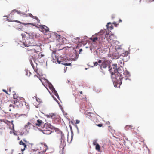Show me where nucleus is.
<instances>
[{
  "instance_id": "1",
  "label": "nucleus",
  "mask_w": 154,
  "mask_h": 154,
  "mask_svg": "<svg viewBox=\"0 0 154 154\" xmlns=\"http://www.w3.org/2000/svg\"><path fill=\"white\" fill-rule=\"evenodd\" d=\"M113 71L115 73V77L113 79V81H114L113 84L114 86L117 87V85H119V86L121 85L122 84V80L124 77H122L121 74V70L120 69L117 68V65L114 64L113 65Z\"/></svg>"
},
{
  "instance_id": "2",
  "label": "nucleus",
  "mask_w": 154,
  "mask_h": 154,
  "mask_svg": "<svg viewBox=\"0 0 154 154\" xmlns=\"http://www.w3.org/2000/svg\"><path fill=\"white\" fill-rule=\"evenodd\" d=\"M23 39V43L25 47L35 46V41L32 37H28L24 34H21Z\"/></svg>"
},
{
  "instance_id": "3",
  "label": "nucleus",
  "mask_w": 154,
  "mask_h": 154,
  "mask_svg": "<svg viewBox=\"0 0 154 154\" xmlns=\"http://www.w3.org/2000/svg\"><path fill=\"white\" fill-rule=\"evenodd\" d=\"M56 51H53L52 52V54H51V57H52V61L53 63H56L57 61L59 64H61L64 65L65 66H71V63H61L62 61L61 60H59V58L56 55ZM60 60H61V59Z\"/></svg>"
},
{
  "instance_id": "4",
  "label": "nucleus",
  "mask_w": 154,
  "mask_h": 154,
  "mask_svg": "<svg viewBox=\"0 0 154 154\" xmlns=\"http://www.w3.org/2000/svg\"><path fill=\"white\" fill-rule=\"evenodd\" d=\"M129 53L128 51H125L124 53H122V54H119L118 53L115 56V58L117 59L120 58L121 59L124 61L127 62L129 59V56L128 55Z\"/></svg>"
},
{
  "instance_id": "5",
  "label": "nucleus",
  "mask_w": 154,
  "mask_h": 154,
  "mask_svg": "<svg viewBox=\"0 0 154 154\" xmlns=\"http://www.w3.org/2000/svg\"><path fill=\"white\" fill-rule=\"evenodd\" d=\"M44 80L45 81L46 83L48 84V85L49 88L52 91L53 93L56 96L57 98L59 99L60 100L59 97L58 95V94L57 91L55 89V88L52 84L50 82L46 79L44 78Z\"/></svg>"
},
{
  "instance_id": "6",
  "label": "nucleus",
  "mask_w": 154,
  "mask_h": 154,
  "mask_svg": "<svg viewBox=\"0 0 154 154\" xmlns=\"http://www.w3.org/2000/svg\"><path fill=\"white\" fill-rule=\"evenodd\" d=\"M105 29L103 30H101L100 32L97 33L99 40L103 41L104 39H105L106 37H108V36L109 35V33L107 32V31H106L105 34Z\"/></svg>"
},
{
  "instance_id": "7",
  "label": "nucleus",
  "mask_w": 154,
  "mask_h": 154,
  "mask_svg": "<svg viewBox=\"0 0 154 154\" xmlns=\"http://www.w3.org/2000/svg\"><path fill=\"white\" fill-rule=\"evenodd\" d=\"M43 128L45 129L50 128L51 130H54L55 132H58V133L59 134H60V132H62L61 131H60L59 129L54 127L51 125V124L48 123H45L44 125Z\"/></svg>"
},
{
  "instance_id": "8",
  "label": "nucleus",
  "mask_w": 154,
  "mask_h": 154,
  "mask_svg": "<svg viewBox=\"0 0 154 154\" xmlns=\"http://www.w3.org/2000/svg\"><path fill=\"white\" fill-rule=\"evenodd\" d=\"M109 65V61L107 60H103L102 63L100 66V68L102 70V68L105 69L107 66L108 67Z\"/></svg>"
},
{
  "instance_id": "9",
  "label": "nucleus",
  "mask_w": 154,
  "mask_h": 154,
  "mask_svg": "<svg viewBox=\"0 0 154 154\" xmlns=\"http://www.w3.org/2000/svg\"><path fill=\"white\" fill-rule=\"evenodd\" d=\"M123 75L125 76L124 79L125 80H129L130 81L131 80V79H129L128 77L131 76L130 72L129 71H128L127 70H126L123 73Z\"/></svg>"
},
{
  "instance_id": "10",
  "label": "nucleus",
  "mask_w": 154,
  "mask_h": 154,
  "mask_svg": "<svg viewBox=\"0 0 154 154\" xmlns=\"http://www.w3.org/2000/svg\"><path fill=\"white\" fill-rule=\"evenodd\" d=\"M75 53L72 55V56L74 57H71L70 59L71 61H76L79 57V54L76 53V50H75Z\"/></svg>"
},
{
  "instance_id": "11",
  "label": "nucleus",
  "mask_w": 154,
  "mask_h": 154,
  "mask_svg": "<svg viewBox=\"0 0 154 154\" xmlns=\"http://www.w3.org/2000/svg\"><path fill=\"white\" fill-rule=\"evenodd\" d=\"M45 116L47 118H51L53 119H55L56 117L55 114L53 113H51L48 114H46Z\"/></svg>"
},
{
  "instance_id": "12",
  "label": "nucleus",
  "mask_w": 154,
  "mask_h": 154,
  "mask_svg": "<svg viewBox=\"0 0 154 154\" xmlns=\"http://www.w3.org/2000/svg\"><path fill=\"white\" fill-rule=\"evenodd\" d=\"M14 11H15L16 12H17V14L20 16H23L24 15H26V14L24 12H22L20 11H19L18 10H16V9H14L12 10L11 11V14H12V13Z\"/></svg>"
},
{
  "instance_id": "13",
  "label": "nucleus",
  "mask_w": 154,
  "mask_h": 154,
  "mask_svg": "<svg viewBox=\"0 0 154 154\" xmlns=\"http://www.w3.org/2000/svg\"><path fill=\"white\" fill-rule=\"evenodd\" d=\"M40 27L41 29H44V30H45L46 32L49 31V28L45 25H41L40 26Z\"/></svg>"
},
{
  "instance_id": "14",
  "label": "nucleus",
  "mask_w": 154,
  "mask_h": 154,
  "mask_svg": "<svg viewBox=\"0 0 154 154\" xmlns=\"http://www.w3.org/2000/svg\"><path fill=\"white\" fill-rule=\"evenodd\" d=\"M29 35V37H32L33 38V37H36L37 35V34L34 32H30L29 33H28Z\"/></svg>"
},
{
  "instance_id": "15",
  "label": "nucleus",
  "mask_w": 154,
  "mask_h": 154,
  "mask_svg": "<svg viewBox=\"0 0 154 154\" xmlns=\"http://www.w3.org/2000/svg\"><path fill=\"white\" fill-rule=\"evenodd\" d=\"M125 129L126 130H131L132 129H134V128H133V126L131 125H126L125 127Z\"/></svg>"
},
{
  "instance_id": "16",
  "label": "nucleus",
  "mask_w": 154,
  "mask_h": 154,
  "mask_svg": "<svg viewBox=\"0 0 154 154\" xmlns=\"http://www.w3.org/2000/svg\"><path fill=\"white\" fill-rule=\"evenodd\" d=\"M61 136V143H62V142H64V135L63 133L62 132H60V134Z\"/></svg>"
},
{
  "instance_id": "17",
  "label": "nucleus",
  "mask_w": 154,
  "mask_h": 154,
  "mask_svg": "<svg viewBox=\"0 0 154 154\" xmlns=\"http://www.w3.org/2000/svg\"><path fill=\"white\" fill-rule=\"evenodd\" d=\"M14 21L15 22H17V23H20L24 25H33V26H35V25H34L33 23H22V22H20V21H18L17 20H14Z\"/></svg>"
},
{
  "instance_id": "18",
  "label": "nucleus",
  "mask_w": 154,
  "mask_h": 154,
  "mask_svg": "<svg viewBox=\"0 0 154 154\" xmlns=\"http://www.w3.org/2000/svg\"><path fill=\"white\" fill-rule=\"evenodd\" d=\"M108 68H109V71L111 74L112 77V75H115L114 72L113 71V70L112 68H110V66L109 65L108 66Z\"/></svg>"
},
{
  "instance_id": "19",
  "label": "nucleus",
  "mask_w": 154,
  "mask_h": 154,
  "mask_svg": "<svg viewBox=\"0 0 154 154\" xmlns=\"http://www.w3.org/2000/svg\"><path fill=\"white\" fill-rule=\"evenodd\" d=\"M42 123V121L41 120L38 119L37 120V123H36L35 125L38 126H39Z\"/></svg>"
},
{
  "instance_id": "20",
  "label": "nucleus",
  "mask_w": 154,
  "mask_h": 154,
  "mask_svg": "<svg viewBox=\"0 0 154 154\" xmlns=\"http://www.w3.org/2000/svg\"><path fill=\"white\" fill-rule=\"evenodd\" d=\"M19 144L20 145H23L24 147L25 148L27 146H26V144L25 143H23L22 140H21L19 142Z\"/></svg>"
},
{
  "instance_id": "21",
  "label": "nucleus",
  "mask_w": 154,
  "mask_h": 154,
  "mask_svg": "<svg viewBox=\"0 0 154 154\" xmlns=\"http://www.w3.org/2000/svg\"><path fill=\"white\" fill-rule=\"evenodd\" d=\"M69 127H70V131H71V141H72V138H73V132L72 131V127L71 125H69Z\"/></svg>"
},
{
  "instance_id": "22",
  "label": "nucleus",
  "mask_w": 154,
  "mask_h": 154,
  "mask_svg": "<svg viewBox=\"0 0 154 154\" xmlns=\"http://www.w3.org/2000/svg\"><path fill=\"white\" fill-rule=\"evenodd\" d=\"M109 38L110 40H111L115 38L116 37L114 34H111V35L109 36Z\"/></svg>"
},
{
  "instance_id": "23",
  "label": "nucleus",
  "mask_w": 154,
  "mask_h": 154,
  "mask_svg": "<svg viewBox=\"0 0 154 154\" xmlns=\"http://www.w3.org/2000/svg\"><path fill=\"white\" fill-rule=\"evenodd\" d=\"M95 146V149L96 150L99 151L100 150V146L98 144H97Z\"/></svg>"
},
{
  "instance_id": "24",
  "label": "nucleus",
  "mask_w": 154,
  "mask_h": 154,
  "mask_svg": "<svg viewBox=\"0 0 154 154\" xmlns=\"http://www.w3.org/2000/svg\"><path fill=\"white\" fill-rule=\"evenodd\" d=\"M58 104H59V106L61 109V110H62V112H63V115H64V110L63 109V108L60 105V103H58Z\"/></svg>"
},
{
  "instance_id": "25",
  "label": "nucleus",
  "mask_w": 154,
  "mask_h": 154,
  "mask_svg": "<svg viewBox=\"0 0 154 154\" xmlns=\"http://www.w3.org/2000/svg\"><path fill=\"white\" fill-rule=\"evenodd\" d=\"M91 112H88L86 114V116L87 117H88V118H89V117H91Z\"/></svg>"
},
{
  "instance_id": "26",
  "label": "nucleus",
  "mask_w": 154,
  "mask_h": 154,
  "mask_svg": "<svg viewBox=\"0 0 154 154\" xmlns=\"http://www.w3.org/2000/svg\"><path fill=\"white\" fill-rule=\"evenodd\" d=\"M103 61V60H98L97 62L99 64L98 65L99 66L100 65L101 63H102Z\"/></svg>"
},
{
  "instance_id": "27",
  "label": "nucleus",
  "mask_w": 154,
  "mask_h": 154,
  "mask_svg": "<svg viewBox=\"0 0 154 154\" xmlns=\"http://www.w3.org/2000/svg\"><path fill=\"white\" fill-rule=\"evenodd\" d=\"M98 38V37L97 36V37H96L93 38H92V41L93 42H96Z\"/></svg>"
},
{
  "instance_id": "28",
  "label": "nucleus",
  "mask_w": 154,
  "mask_h": 154,
  "mask_svg": "<svg viewBox=\"0 0 154 154\" xmlns=\"http://www.w3.org/2000/svg\"><path fill=\"white\" fill-rule=\"evenodd\" d=\"M97 140L96 139L93 142V144L94 145H96L97 144H98L97 143Z\"/></svg>"
},
{
  "instance_id": "29",
  "label": "nucleus",
  "mask_w": 154,
  "mask_h": 154,
  "mask_svg": "<svg viewBox=\"0 0 154 154\" xmlns=\"http://www.w3.org/2000/svg\"><path fill=\"white\" fill-rule=\"evenodd\" d=\"M26 131L27 132V133H26V132H24L23 133H21L20 134V135L21 136H22L23 134H25V135L29 133V131L27 130H26Z\"/></svg>"
},
{
  "instance_id": "30",
  "label": "nucleus",
  "mask_w": 154,
  "mask_h": 154,
  "mask_svg": "<svg viewBox=\"0 0 154 154\" xmlns=\"http://www.w3.org/2000/svg\"><path fill=\"white\" fill-rule=\"evenodd\" d=\"M39 79L41 80V82H42V84H43V85L45 86V87L46 88V89L48 90V92H49V93L51 94V92H50V91H49V89H48V88L46 87L45 86V85H44V84L43 83L42 81L40 79Z\"/></svg>"
},
{
  "instance_id": "31",
  "label": "nucleus",
  "mask_w": 154,
  "mask_h": 154,
  "mask_svg": "<svg viewBox=\"0 0 154 154\" xmlns=\"http://www.w3.org/2000/svg\"><path fill=\"white\" fill-rule=\"evenodd\" d=\"M93 63L94 64V66H96L99 64L97 62H94Z\"/></svg>"
},
{
  "instance_id": "32",
  "label": "nucleus",
  "mask_w": 154,
  "mask_h": 154,
  "mask_svg": "<svg viewBox=\"0 0 154 154\" xmlns=\"http://www.w3.org/2000/svg\"><path fill=\"white\" fill-rule=\"evenodd\" d=\"M18 103L19 102V100H18L17 99H17H16L14 101V104H16V103Z\"/></svg>"
},
{
  "instance_id": "33",
  "label": "nucleus",
  "mask_w": 154,
  "mask_h": 154,
  "mask_svg": "<svg viewBox=\"0 0 154 154\" xmlns=\"http://www.w3.org/2000/svg\"><path fill=\"white\" fill-rule=\"evenodd\" d=\"M23 116L24 117H26L27 116V115L25 114H21L20 115V116Z\"/></svg>"
},
{
  "instance_id": "34",
  "label": "nucleus",
  "mask_w": 154,
  "mask_h": 154,
  "mask_svg": "<svg viewBox=\"0 0 154 154\" xmlns=\"http://www.w3.org/2000/svg\"><path fill=\"white\" fill-rule=\"evenodd\" d=\"M25 71L26 72V76L28 75V71L27 69H25Z\"/></svg>"
},
{
  "instance_id": "35",
  "label": "nucleus",
  "mask_w": 154,
  "mask_h": 154,
  "mask_svg": "<svg viewBox=\"0 0 154 154\" xmlns=\"http://www.w3.org/2000/svg\"><path fill=\"white\" fill-rule=\"evenodd\" d=\"M29 16L33 18V17H34V16L31 13L28 14Z\"/></svg>"
},
{
  "instance_id": "36",
  "label": "nucleus",
  "mask_w": 154,
  "mask_h": 154,
  "mask_svg": "<svg viewBox=\"0 0 154 154\" xmlns=\"http://www.w3.org/2000/svg\"><path fill=\"white\" fill-rule=\"evenodd\" d=\"M113 29V26L112 25H111L109 29H110V30H112Z\"/></svg>"
},
{
  "instance_id": "37",
  "label": "nucleus",
  "mask_w": 154,
  "mask_h": 154,
  "mask_svg": "<svg viewBox=\"0 0 154 154\" xmlns=\"http://www.w3.org/2000/svg\"><path fill=\"white\" fill-rule=\"evenodd\" d=\"M97 125L99 127H101L102 126V124H97Z\"/></svg>"
},
{
  "instance_id": "38",
  "label": "nucleus",
  "mask_w": 154,
  "mask_h": 154,
  "mask_svg": "<svg viewBox=\"0 0 154 154\" xmlns=\"http://www.w3.org/2000/svg\"><path fill=\"white\" fill-rule=\"evenodd\" d=\"M13 120H12L11 121V123L12 124V127L13 128H14V125L13 123Z\"/></svg>"
},
{
  "instance_id": "39",
  "label": "nucleus",
  "mask_w": 154,
  "mask_h": 154,
  "mask_svg": "<svg viewBox=\"0 0 154 154\" xmlns=\"http://www.w3.org/2000/svg\"><path fill=\"white\" fill-rule=\"evenodd\" d=\"M28 126H28L27 124L25 125H24V129H26L27 128H29Z\"/></svg>"
},
{
  "instance_id": "40",
  "label": "nucleus",
  "mask_w": 154,
  "mask_h": 154,
  "mask_svg": "<svg viewBox=\"0 0 154 154\" xmlns=\"http://www.w3.org/2000/svg\"><path fill=\"white\" fill-rule=\"evenodd\" d=\"M109 24L111 25V23L110 22L108 23H107V24L106 26V27L108 28V25H109Z\"/></svg>"
},
{
  "instance_id": "41",
  "label": "nucleus",
  "mask_w": 154,
  "mask_h": 154,
  "mask_svg": "<svg viewBox=\"0 0 154 154\" xmlns=\"http://www.w3.org/2000/svg\"><path fill=\"white\" fill-rule=\"evenodd\" d=\"M109 129L110 131L111 132V131H112V127L110 126H109Z\"/></svg>"
},
{
  "instance_id": "42",
  "label": "nucleus",
  "mask_w": 154,
  "mask_h": 154,
  "mask_svg": "<svg viewBox=\"0 0 154 154\" xmlns=\"http://www.w3.org/2000/svg\"><path fill=\"white\" fill-rule=\"evenodd\" d=\"M80 122V121L76 119V124H79Z\"/></svg>"
},
{
  "instance_id": "43",
  "label": "nucleus",
  "mask_w": 154,
  "mask_h": 154,
  "mask_svg": "<svg viewBox=\"0 0 154 154\" xmlns=\"http://www.w3.org/2000/svg\"><path fill=\"white\" fill-rule=\"evenodd\" d=\"M2 91H3L6 93L7 94H8L7 92V91L6 90L3 89L2 90Z\"/></svg>"
},
{
  "instance_id": "44",
  "label": "nucleus",
  "mask_w": 154,
  "mask_h": 154,
  "mask_svg": "<svg viewBox=\"0 0 154 154\" xmlns=\"http://www.w3.org/2000/svg\"><path fill=\"white\" fill-rule=\"evenodd\" d=\"M16 97V94L15 93L14 94V95H13L14 99H17V98L16 97Z\"/></svg>"
},
{
  "instance_id": "45",
  "label": "nucleus",
  "mask_w": 154,
  "mask_h": 154,
  "mask_svg": "<svg viewBox=\"0 0 154 154\" xmlns=\"http://www.w3.org/2000/svg\"><path fill=\"white\" fill-rule=\"evenodd\" d=\"M100 71L102 72L103 75L105 74V72L103 71V70L102 69V70H101V69L100 70Z\"/></svg>"
},
{
  "instance_id": "46",
  "label": "nucleus",
  "mask_w": 154,
  "mask_h": 154,
  "mask_svg": "<svg viewBox=\"0 0 154 154\" xmlns=\"http://www.w3.org/2000/svg\"><path fill=\"white\" fill-rule=\"evenodd\" d=\"M82 51V49H80L79 51V54H81V52Z\"/></svg>"
},
{
  "instance_id": "47",
  "label": "nucleus",
  "mask_w": 154,
  "mask_h": 154,
  "mask_svg": "<svg viewBox=\"0 0 154 154\" xmlns=\"http://www.w3.org/2000/svg\"><path fill=\"white\" fill-rule=\"evenodd\" d=\"M82 107L83 108H84L85 107V104H82Z\"/></svg>"
},
{
  "instance_id": "48",
  "label": "nucleus",
  "mask_w": 154,
  "mask_h": 154,
  "mask_svg": "<svg viewBox=\"0 0 154 154\" xmlns=\"http://www.w3.org/2000/svg\"><path fill=\"white\" fill-rule=\"evenodd\" d=\"M27 124L28 125V126H29L30 125H32V124L29 122H28Z\"/></svg>"
},
{
  "instance_id": "49",
  "label": "nucleus",
  "mask_w": 154,
  "mask_h": 154,
  "mask_svg": "<svg viewBox=\"0 0 154 154\" xmlns=\"http://www.w3.org/2000/svg\"><path fill=\"white\" fill-rule=\"evenodd\" d=\"M44 56V55L43 54H41L40 55V58H41L42 57H43Z\"/></svg>"
},
{
  "instance_id": "50",
  "label": "nucleus",
  "mask_w": 154,
  "mask_h": 154,
  "mask_svg": "<svg viewBox=\"0 0 154 154\" xmlns=\"http://www.w3.org/2000/svg\"><path fill=\"white\" fill-rule=\"evenodd\" d=\"M37 20V23H39L40 22V20L38 19H38H37L36 20Z\"/></svg>"
},
{
  "instance_id": "51",
  "label": "nucleus",
  "mask_w": 154,
  "mask_h": 154,
  "mask_svg": "<svg viewBox=\"0 0 154 154\" xmlns=\"http://www.w3.org/2000/svg\"><path fill=\"white\" fill-rule=\"evenodd\" d=\"M30 62L31 65L32 64H33L32 61L31 59H30Z\"/></svg>"
},
{
  "instance_id": "52",
  "label": "nucleus",
  "mask_w": 154,
  "mask_h": 154,
  "mask_svg": "<svg viewBox=\"0 0 154 154\" xmlns=\"http://www.w3.org/2000/svg\"><path fill=\"white\" fill-rule=\"evenodd\" d=\"M36 101H38H38L40 102L39 100H40V99L39 98H36Z\"/></svg>"
},
{
  "instance_id": "53",
  "label": "nucleus",
  "mask_w": 154,
  "mask_h": 154,
  "mask_svg": "<svg viewBox=\"0 0 154 154\" xmlns=\"http://www.w3.org/2000/svg\"><path fill=\"white\" fill-rule=\"evenodd\" d=\"M33 19L35 18V19L37 20L38 18L36 16H34V17H33Z\"/></svg>"
},
{
  "instance_id": "54",
  "label": "nucleus",
  "mask_w": 154,
  "mask_h": 154,
  "mask_svg": "<svg viewBox=\"0 0 154 154\" xmlns=\"http://www.w3.org/2000/svg\"><path fill=\"white\" fill-rule=\"evenodd\" d=\"M53 98H54V100H56V101L57 102V103H58V101H57V99L55 98H54V97H53Z\"/></svg>"
},
{
  "instance_id": "55",
  "label": "nucleus",
  "mask_w": 154,
  "mask_h": 154,
  "mask_svg": "<svg viewBox=\"0 0 154 154\" xmlns=\"http://www.w3.org/2000/svg\"><path fill=\"white\" fill-rule=\"evenodd\" d=\"M53 98H54V100H56V101L57 102V103H58V101H57V99L55 98H54V97H53Z\"/></svg>"
},
{
  "instance_id": "56",
  "label": "nucleus",
  "mask_w": 154,
  "mask_h": 154,
  "mask_svg": "<svg viewBox=\"0 0 154 154\" xmlns=\"http://www.w3.org/2000/svg\"><path fill=\"white\" fill-rule=\"evenodd\" d=\"M53 98H54V100H56V101L57 102V103H58V101H57V99L55 98H54V97H53Z\"/></svg>"
},
{
  "instance_id": "57",
  "label": "nucleus",
  "mask_w": 154,
  "mask_h": 154,
  "mask_svg": "<svg viewBox=\"0 0 154 154\" xmlns=\"http://www.w3.org/2000/svg\"><path fill=\"white\" fill-rule=\"evenodd\" d=\"M74 125L75 127L76 128H77V130H79L78 128V126H77V125Z\"/></svg>"
},
{
  "instance_id": "58",
  "label": "nucleus",
  "mask_w": 154,
  "mask_h": 154,
  "mask_svg": "<svg viewBox=\"0 0 154 154\" xmlns=\"http://www.w3.org/2000/svg\"><path fill=\"white\" fill-rule=\"evenodd\" d=\"M25 148H26L24 147V148H23V149H21V151H22V152H23V151H24V150H25Z\"/></svg>"
},
{
  "instance_id": "59",
  "label": "nucleus",
  "mask_w": 154,
  "mask_h": 154,
  "mask_svg": "<svg viewBox=\"0 0 154 154\" xmlns=\"http://www.w3.org/2000/svg\"><path fill=\"white\" fill-rule=\"evenodd\" d=\"M31 65L32 66V67L33 68V69H34L35 67L34 66V64H31Z\"/></svg>"
},
{
  "instance_id": "60",
  "label": "nucleus",
  "mask_w": 154,
  "mask_h": 154,
  "mask_svg": "<svg viewBox=\"0 0 154 154\" xmlns=\"http://www.w3.org/2000/svg\"><path fill=\"white\" fill-rule=\"evenodd\" d=\"M7 20L8 21H11L10 20H9V19L8 17L7 18Z\"/></svg>"
},
{
  "instance_id": "61",
  "label": "nucleus",
  "mask_w": 154,
  "mask_h": 154,
  "mask_svg": "<svg viewBox=\"0 0 154 154\" xmlns=\"http://www.w3.org/2000/svg\"><path fill=\"white\" fill-rule=\"evenodd\" d=\"M75 40H79L80 39V38H79V37H76L75 39Z\"/></svg>"
},
{
  "instance_id": "62",
  "label": "nucleus",
  "mask_w": 154,
  "mask_h": 154,
  "mask_svg": "<svg viewBox=\"0 0 154 154\" xmlns=\"http://www.w3.org/2000/svg\"><path fill=\"white\" fill-rule=\"evenodd\" d=\"M22 29L20 28H17V30H20Z\"/></svg>"
},
{
  "instance_id": "63",
  "label": "nucleus",
  "mask_w": 154,
  "mask_h": 154,
  "mask_svg": "<svg viewBox=\"0 0 154 154\" xmlns=\"http://www.w3.org/2000/svg\"><path fill=\"white\" fill-rule=\"evenodd\" d=\"M110 26H109V25H108V28L107 27H106L107 28V29L109 30V27H110Z\"/></svg>"
},
{
  "instance_id": "64",
  "label": "nucleus",
  "mask_w": 154,
  "mask_h": 154,
  "mask_svg": "<svg viewBox=\"0 0 154 154\" xmlns=\"http://www.w3.org/2000/svg\"><path fill=\"white\" fill-rule=\"evenodd\" d=\"M66 69H67V67L66 68V69H64V73H65L66 72Z\"/></svg>"
}]
</instances>
